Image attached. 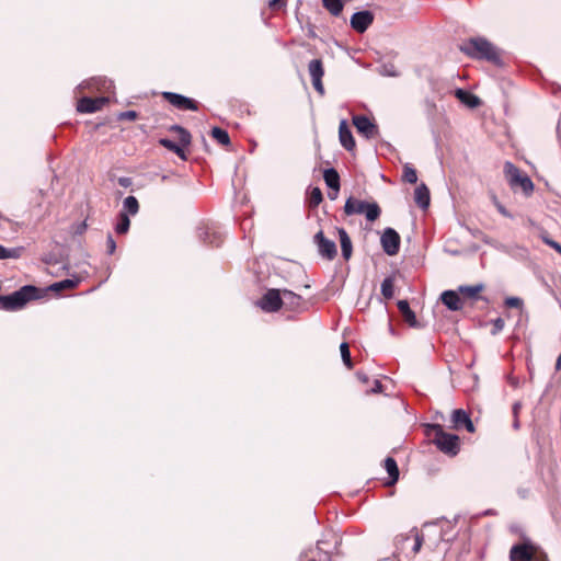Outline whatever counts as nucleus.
Instances as JSON below:
<instances>
[{
    "instance_id": "obj_1",
    "label": "nucleus",
    "mask_w": 561,
    "mask_h": 561,
    "mask_svg": "<svg viewBox=\"0 0 561 561\" xmlns=\"http://www.w3.org/2000/svg\"><path fill=\"white\" fill-rule=\"evenodd\" d=\"M45 297L43 289L34 285H24L10 295L0 298V309L14 311L22 309L28 301Z\"/></svg>"
},
{
    "instance_id": "obj_2",
    "label": "nucleus",
    "mask_w": 561,
    "mask_h": 561,
    "mask_svg": "<svg viewBox=\"0 0 561 561\" xmlns=\"http://www.w3.org/2000/svg\"><path fill=\"white\" fill-rule=\"evenodd\" d=\"M460 50L474 59H485L495 65L501 64L496 48L484 37H472L465 41L460 46Z\"/></svg>"
},
{
    "instance_id": "obj_3",
    "label": "nucleus",
    "mask_w": 561,
    "mask_h": 561,
    "mask_svg": "<svg viewBox=\"0 0 561 561\" xmlns=\"http://www.w3.org/2000/svg\"><path fill=\"white\" fill-rule=\"evenodd\" d=\"M504 175L513 192L520 191L525 197H530L534 193L535 185L531 179L523 173L513 162L504 163Z\"/></svg>"
},
{
    "instance_id": "obj_4",
    "label": "nucleus",
    "mask_w": 561,
    "mask_h": 561,
    "mask_svg": "<svg viewBox=\"0 0 561 561\" xmlns=\"http://www.w3.org/2000/svg\"><path fill=\"white\" fill-rule=\"evenodd\" d=\"M434 434L433 443L444 454L456 456L460 450L459 437L444 431L440 424H427V434Z\"/></svg>"
},
{
    "instance_id": "obj_5",
    "label": "nucleus",
    "mask_w": 561,
    "mask_h": 561,
    "mask_svg": "<svg viewBox=\"0 0 561 561\" xmlns=\"http://www.w3.org/2000/svg\"><path fill=\"white\" fill-rule=\"evenodd\" d=\"M344 213L347 216L365 215L366 219L373 222L379 218L381 209L376 202L369 203L350 196L345 202Z\"/></svg>"
},
{
    "instance_id": "obj_6",
    "label": "nucleus",
    "mask_w": 561,
    "mask_h": 561,
    "mask_svg": "<svg viewBox=\"0 0 561 561\" xmlns=\"http://www.w3.org/2000/svg\"><path fill=\"white\" fill-rule=\"evenodd\" d=\"M510 561H548L547 554L530 541L512 546Z\"/></svg>"
},
{
    "instance_id": "obj_7",
    "label": "nucleus",
    "mask_w": 561,
    "mask_h": 561,
    "mask_svg": "<svg viewBox=\"0 0 561 561\" xmlns=\"http://www.w3.org/2000/svg\"><path fill=\"white\" fill-rule=\"evenodd\" d=\"M283 294L279 289H268L257 301V306L265 312H276L283 306Z\"/></svg>"
},
{
    "instance_id": "obj_8",
    "label": "nucleus",
    "mask_w": 561,
    "mask_h": 561,
    "mask_svg": "<svg viewBox=\"0 0 561 561\" xmlns=\"http://www.w3.org/2000/svg\"><path fill=\"white\" fill-rule=\"evenodd\" d=\"M353 124L357 131L366 139H375L379 137L378 126L365 115L353 116Z\"/></svg>"
},
{
    "instance_id": "obj_9",
    "label": "nucleus",
    "mask_w": 561,
    "mask_h": 561,
    "mask_svg": "<svg viewBox=\"0 0 561 561\" xmlns=\"http://www.w3.org/2000/svg\"><path fill=\"white\" fill-rule=\"evenodd\" d=\"M380 243L386 254L392 256L400 250V236L393 228H386L381 234Z\"/></svg>"
},
{
    "instance_id": "obj_10",
    "label": "nucleus",
    "mask_w": 561,
    "mask_h": 561,
    "mask_svg": "<svg viewBox=\"0 0 561 561\" xmlns=\"http://www.w3.org/2000/svg\"><path fill=\"white\" fill-rule=\"evenodd\" d=\"M313 242L318 247V252L322 257L332 261L336 256L337 250L335 242L325 238L323 231L320 230L314 234Z\"/></svg>"
},
{
    "instance_id": "obj_11",
    "label": "nucleus",
    "mask_w": 561,
    "mask_h": 561,
    "mask_svg": "<svg viewBox=\"0 0 561 561\" xmlns=\"http://www.w3.org/2000/svg\"><path fill=\"white\" fill-rule=\"evenodd\" d=\"M162 96L167 100L171 105L176 107L178 110H188V111H197L198 103L183 94L175 92H163Z\"/></svg>"
},
{
    "instance_id": "obj_12",
    "label": "nucleus",
    "mask_w": 561,
    "mask_h": 561,
    "mask_svg": "<svg viewBox=\"0 0 561 561\" xmlns=\"http://www.w3.org/2000/svg\"><path fill=\"white\" fill-rule=\"evenodd\" d=\"M325 546V540H318L316 548H311L301 552L300 561H329L331 550Z\"/></svg>"
},
{
    "instance_id": "obj_13",
    "label": "nucleus",
    "mask_w": 561,
    "mask_h": 561,
    "mask_svg": "<svg viewBox=\"0 0 561 561\" xmlns=\"http://www.w3.org/2000/svg\"><path fill=\"white\" fill-rule=\"evenodd\" d=\"M197 237L205 244L218 247L222 242V233L214 225H202L197 228Z\"/></svg>"
},
{
    "instance_id": "obj_14",
    "label": "nucleus",
    "mask_w": 561,
    "mask_h": 561,
    "mask_svg": "<svg viewBox=\"0 0 561 561\" xmlns=\"http://www.w3.org/2000/svg\"><path fill=\"white\" fill-rule=\"evenodd\" d=\"M308 71L311 77L312 85L314 90L320 94H324V87L322 83V77L324 75V68L321 59H312L308 65Z\"/></svg>"
},
{
    "instance_id": "obj_15",
    "label": "nucleus",
    "mask_w": 561,
    "mask_h": 561,
    "mask_svg": "<svg viewBox=\"0 0 561 561\" xmlns=\"http://www.w3.org/2000/svg\"><path fill=\"white\" fill-rule=\"evenodd\" d=\"M110 101L106 96L89 98L83 96L77 103V111L80 113H95Z\"/></svg>"
},
{
    "instance_id": "obj_16",
    "label": "nucleus",
    "mask_w": 561,
    "mask_h": 561,
    "mask_svg": "<svg viewBox=\"0 0 561 561\" xmlns=\"http://www.w3.org/2000/svg\"><path fill=\"white\" fill-rule=\"evenodd\" d=\"M374 22V14L368 10L357 11L351 16V27L358 32L364 33Z\"/></svg>"
},
{
    "instance_id": "obj_17",
    "label": "nucleus",
    "mask_w": 561,
    "mask_h": 561,
    "mask_svg": "<svg viewBox=\"0 0 561 561\" xmlns=\"http://www.w3.org/2000/svg\"><path fill=\"white\" fill-rule=\"evenodd\" d=\"M339 139L341 142V146L347 150L353 151L355 148V139L353 137L352 130L345 119H342L340 122L339 126Z\"/></svg>"
},
{
    "instance_id": "obj_18",
    "label": "nucleus",
    "mask_w": 561,
    "mask_h": 561,
    "mask_svg": "<svg viewBox=\"0 0 561 561\" xmlns=\"http://www.w3.org/2000/svg\"><path fill=\"white\" fill-rule=\"evenodd\" d=\"M451 421L455 428L465 427L469 433L474 432V425L470 419V415L463 409L454 410Z\"/></svg>"
},
{
    "instance_id": "obj_19",
    "label": "nucleus",
    "mask_w": 561,
    "mask_h": 561,
    "mask_svg": "<svg viewBox=\"0 0 561 561\" xmlns=\"http://www.w3.org/2000/svg\"><path fill=\"white\" fill-rule=\"evenodd\" d=\"M442 302L446 306V308L450 311L461 310L463 304L459 297V291L457 290H445L440 295Z\"/></svg>"
},
{
    "instance_id": "obj_20",
    "label": "nucleus",
    "mask_w": 561,
    "mask_h": 561,
    "mask_svg": "<svg viewBox=\"0 0 561 561\" xmlns=\"http://www.w3.org/2000/svg\"><path fill=\"white\" fill-rule=\"evenodd\" d=\"M80 88L96 89L99 91H111L114 85L113 82L104 77H94L90 80L83 81Z\"/></svg>"
},
{
    "instance_id": "obj_21",
    "label": "nucleus",
    "mask_w": 561,
    "mask_h": 561,
    "mask_svg": "<svg viewBox=\"0 0 561 561\" xmlns=\"http://www.w3.org/2000/svg\"><path fill=\"white\" fill-rule=\"evenodd\" d=\"M282 294H283V296H282L283 305L287 306L288 308H290L294 311H301L304 309L302 308L304 301H302L301 296H299L288 289L282 290Z\"/></svg>"
},
{
    "instance_id": "obj_22",
    "label": "nucleus",
    "mask_w": 561,
    "mask_h": 561,
    "mask_svg": "<svg viewBox=\"0 0 561 561\" xmlns=\"http://www.w3.org/2000/svg\"><path fill=\"white\" fill-rule=\"evenodd\" d=\"M455 96L469 108H476L481 104V100L473 93L463 89H456Z\"/></svg>"
},
{
    "instance_id": "obj_23",
    "label": "nucleus",
    "mask_w": 561,
    "mask_h": 561,
    "mask_svg": "<svg viewBox=\"0 0 561 561\" xmlns=\"http://www.w3.org/2000/svg\"><path fill=\"white\" fill-rule=\"evenodd\" d=\"M414 201L421 209H427L431 203V195L428 187L421 183L414 192Z\"/></svg>"
},
{
    "instance_id": "obj_24",
    "label": "nucleus",
    "mask_w": 561,
    "mask_h": 561,
    "mask_svg": "<svg viewBox=\"0 0 561 561\" xmlns=\"http://www.w3.org/2000/svg\"><path fill=\"white\" fill-rule=\"evenodd\" d=\"M337 234L341 243L342 256L344 260H350L353 253L352 240L344 228H337Z\"/></svg>"
},
{
    "instance_id": "obj_25",
    "label": "nucleus",
    "mask_w": 561,
    "mask_h": 561,
    "mask_svg": "<svg viewBox=\"0 0 561 561\" xmlns=\"http://www.w3.org/2000/svg\"><path fill=\"white\" fill-rule=\"evenodd\" d=\"M397 306H398L399 311L402 313L404 320L407 321V323H409L410 327H412V328L419 327L416 316H415L414 311L410 308L408 300H399Z\"/></svg>"
},
{
    "instance_id": "obj_26",
    "label": "nucleus",
    "mask_w": 561,
    "mask_h": 561,
    "mask_svg": "<svg viewBox=\"0 0 561 561\" xmlns=\"http://www.w3.org/2000/svg\"><path fill=\"white\" fill-rule=\"evenodd\" d=\"M323 179L327 186L332 191H340V174L334 168L325 169Z\"/></svg>"
},
{
    "instance_id": "obj_27",
    "label": "nucleus",
    "mask_w": 561,
    "mask_h": 561,
    "mask_svg": "<svg viewBox=\"0 0 561 561\" xmlns=\"http://www.w3.org/2000/svg\"><path fill=\"white\" fill-rule=\"evenodd\" d=\"M79 283H80V279L78 277L66 278L60 282H56V283L51 284L49 287H47L46 289H43V290H44V293L46 290L60 293L61 290L77 287Z\"/></svg>"
},
{
    "instance_id": "obj_28",
    "label": "nucleus",
    "mask_w": 561,
    "mask_h": 561,
    "mask_svg": "<svg viewBox=\"0 0 561 561\" xmlns=\"http://www.w3.org/2000/svg\"><path fill=\"white\" fill-rule=\"evenodd\" d=\"M385 469L389 476V481L386 484L393 485L399 479V468L397 461L392 457H387L385 459Z\"/></svg>"
},
{
    "instance_id": "obj_29",
    "label": "nucleus",
    "mask_w": 561,
    "mask_h": 561,
    "mask_svg": "<svg viewBox=\"0 0 561 561\" xmlns=\"http://www.w3.org/2000/svg\"><path fill=\"white\" fill-rule=\"evenodd\" d=\"M159 144L167 148L168 150L174 152L180 159L182 160H186V154H185V151L183 149L184 146H182L181 144H176L174 142L173 140L171 139H168V138H161L159 140Z\"/></svg>"
},
{
    "instance_id": "obj_30",
    "label": "nucleus",
    "mask_w": 561,
    "mask_h": 561,
    "mask_svg": "<svg viewBox=\"0 0 561 561\" xmlns=\"http://www.w3.org/2000/svg\"><path fill=\"white\" fill-rule=\"evenodd\" d=\"M483 288L484 285L482 283L476 285H460L458 287V291L469 298L478 299V295L483 290Z\"/></svg>"
},
{
    "instance_id": "obj_31",
    "label": "nucleus",
    "mask_w": 561,
    "mask_h": 561,
    "mask_svg": "<svg viewBox=\"0 0 561 561\" xmlns=\"http://www.w3.org/2000/svg\"><path fill=\"white\" fill-rule=\"evenodd\" d=\"M169 130L175 131L179 134V140L182 146H188L191 144L192 136L186 128H184L178 124H174L169 127Z\"/></svg>"
},
{
    "instance_id": "obj_32",
    "label": "nucleus",
    "mask_w": 561,
    "mask_h": 561,
    "mask_svg": "<svg viewBox=\"0 0 561 561\" xmlns=\"http://www.w3.org/2000/svg\"><path fill=\"white\" fill-rule=\"evenodd\" d=\"M322 4L334 16H339L344 8L343 0H322Z\"/></svg>"
},
{
    "instance_id": "obj_33",
    "label": "nucleus",
    "mask_w": 561,
    "mask_h": 561,
    "mask_svg": "<svg viewBox=\"0 0 561 561\" xmlns=\"http://www.w3.org/2000/svg\"><path fill=\"white\" fill-rule=\"evenodd\" d=\"M130 227V220L128 215L125 211H121L118 214V220L115 225V231L118 234H124L129 230Z\"/></svg>"
},
{
    "instance_id": "obj_34",
    "label": "nucleus",
    "mask_w": 561,
    "mask_h": 561,
    "mask_svg": "<svg viewBox=\"0 0 561 561\" xmlns=\"http://www.w3.org/2000/svg\"><path fill=\"white\" fill-rule=\"evenodd\" d=\"M211 137L216 139L220 145L228 146L230 144V137L227 130L220 127H213Z\"/></svg>"
},
{
    "instance_id": "obj_35",
    "label": "nucleus",
    "mask_w": 561,
    "mask_h": 561,
    "mask_svg": "<svg viewBox=\"0 0 561 561\" xmlns=\"http://www.w3.org/2000/svg\"><path fill=\"white\" fill-rule=\"evenodd\" d=\"M124 211L128 215H136L139 210V203L135 196H127L123 202Z\"/></svg>"
},
{
    "instance_id": "obj_36",
    "label": "nucleus",
    "mask_w": 561,
    "mask_h": 561,
    "mask_svg": "<svg viewBox=\"0 0 561 561\" xmlns=\"http://www.w3.org/2000/svg\"><path fill=\"white\" fill-rule=\"evenodd\" d=\"M381 294L386 299L393 297V278L391 276L386 277L381 283Z\"/></svg>"
},
{
    "instance_id": "obj_37",
    "label": "nucleus",
    "mask_w": 561,
    "mask_h": 561,
    "mask_svg": "<svg viewBox=\"0 0 561 561\" xmlns=\"http://www.w3.org/2000/svg\"><path fill=\"white\" fill-rule=\"evenodd\" d=\"M403 180L410 184H415L417 182L416 170L409 163L403 167Z\"/></svg>"
},
{
    "instance_id": "obj_38",
    "label": "nucleus",
    "mask_w": 561,
    "mask_h": 561,
    "mask_svg": "<svg viewBox=\"0 0 561 561\" xmlns=\"http://www.w3.org/2000/svg\"><path fill=\"white\" fill-rule=\"evenodd\" d=\"M340 352H341V357H342L344 365L348 369H351L353 367V362H352V357H351L350 346L346 342L341 343Z\"/></svg>"
},
{
    "instance_id": "obj_39",
    "label": "nucleus",
    "mask_w": 561,
    "mask_h": 561,
    "mask_svg": "<svg viewBox=\"0 0 561 561\" xmlns=\"http://www.w3.org/2000/svg\"><path fill=\"white\" fill-rule=\"evenodd\" d=\"M323 199L322 192L319 187H312L309 193V206L317 207Z\"/></svg>"
},
{
    "instance_id": "obj_40",
    "label": "nucleus",
    "mask_w": 561,
    "mask_h": 561,
    "mask_svg": "<svg viewBox=\"0 0 561 561\" xmlns=\"http://www.w3.org/2000/svg\"><path fill=\"white\" fill-rule=\"evenodd\" d=\"M20 256V249L12 248L8 249L0 244V260L4 259H16Z\"/></svg>"
},
{
    "instance_id": "obj_41",
    "label": "nucleus",
    "mask_w": 561,
    "mask_h": 561,
    "mask_svg": "<svg viewBox=\"0 0 561 561\" xmlns=\"http://www.w3.org/2000/svg\"><path fill=\"white\" fill-rule=\"evenodd\" d=\"M523 305H524L523 299H520L519 297H507L505 299V306L508 308L522 309Z\"/></svg>"
},
{
    "instance_id": "obj_42",
    "label": "nucleus",
    "mask_w": 561,
    "mask_h": 561,
    "mask_svg": "<svg viewBox=\"0 0 561 561\" xmlns=\"http://www.w3.org/2000/svg\"><path fill=\"white\" fill-rule=\"evenodd\" d=\"M492 325H493V329H492L491 333L493 335H496L504 329L505 322L502 318L499 317V318L492 320Z\"/></svg>"
},
{
    "instance_id": "obj_43",
    "label": "nucleus",
    "mask_w": 561,
    "mask_h": 561,
    "mask_svg": "<svg viewBox=\"0 0 561 561\" xmlns=\"http://www.w3.org/2000/svg\"><path fill=\"white\" fill-rule=\"evenodd\" d=\"M138 114L136 111H125L117 115L119 121H135Z\"/></svg>"
},
{
    "instance_id": "obj_44",
    "label": "nucleus",
    "mask_w": 561,
    "mask_h": 561,
    "mask_svg": "<svg viewBox=\"0 0 561 561\" xmlns=\"http://www.w3.org/2000/svg\"><path fill=\"white\" fill-rule=\"evenodd\" d=\"M543 242L550 248L554 249L558 253L561 254V244L549 237H542Z\"/></svg>"
},
{
    "instance_id": "obj_45",
    "label": "nucleus",
    "mask_w": 561,
    "mask_h": 561,
    "mask_svg": "<svg viewBox=\"0 0 561 561\" xmlns=\"http://www.w3.org/2000/svg\"><path fill=\"white\" fill-rule=\"evenodd\" d=\"M106 247H107L108 254H113L116 250V242L111 233L107 234Z\"/></svg>"
},
{
    "instance_id": "obj_46",
    "label": "nucleus",
    "mask_w": 561,
    "mask_h": 561,
    "mask_svg": "<svg viewBox=\"0 0 561 561\" xmlns=\"http://www.w3.org/2000/svg\"><path fill=\"white\" fill-rule=\"evenodd\" d=\"M422 543H423L422 536H420L419 533L415 531V534H414V545L412 547V551L414 553H417L420 551L421 547H422Z\"/></svg>"
},
{
    "instance_id": "obj_47",
    "label": "nucleus",
    "mask_w": 561,
    "mask_h": 561,
    "mask_svg": "<svg viewBox=\"0 0 561 561\" xmlns=\"http://www.w3.org/2000/svg\"><path fill=\"white\" fill-rule=\"evenodd\" d=\"M87 227L88 226L85 221L78 222L73 226L72 232L75 234H82L87 230Z\"/></svg>"
},
{
    "instance_id": "obj_48",
    "label": "nucleus",
    "mask_w": 561,
    "mask_h": 561,
    "mask_svg": "<svg viewBox=\"0 0 561 561\" xmlns=\"http://www.w3.org/2000/svg\"><path fill=\"white\" fill-rule=\"evenodd\" d=\"M285 5L284 0H270L268 7L272 9H278Z\"/></svg>"
},
{
    "instance_id": "obj_49",
    "label": "nucleus",
    "mask_w": 561,
    "mask_h": 561,
    "mask_svg": "<svg viewBox=\"0 0 561 561\" xmlns=\"http://www.w3.org/2000/svg\"><path fill=\"white\" fill-rule=\"evenodd\" d=\"M118 184L123 187H128L131 185V179L127 176L118 178Z\"/></svg>"
},
{
    "instance_id": "obj_50",
    "label": "nucleus",
    "mask_w": 561,
    "mask_h": 561,
    "mask_svg": "<svg viewBox=\"0 0 561 561\" xmlns=\"http://www.w3.org/2000/svg\"><path fill=\"white\" fill-rule=\"evenodd\" d=\"M382 391V385L379 380L374 381V387L370 390L371 393H380Z\"/></svg>"
},
{
    "instance_id": "obj_51",
    "label": "nucleus",
    "mask_w": 561,
    "mask_h": 561,
    "mask_svg": "<svg viewBox=\"0 0 561 561\" xmlns=\"http://www.w3.org/2000/svg\"><path fill=\"white\" fill-rule=\"evenodd\" d=\"M497 211H499L502 216H504V217H506V218H511V219L513 218V215H512V214H511V213L505 208V206H504V205H502L501 207H499Z\"/></svg>"
},
{
    "instance_id": "obj_52",
    "label": "nucleus",
    "mask_w": 561,
    "mask_h": 561,
    "mask_svg": "<svg viewBox=\"0 0 561 561\" xmlns=\"http://www.w3.org/2000/svg\"><path fill=\"white\" fill-rule=\"evenodd\" d=\"M356 377L358 378V380H360L364 383L368 382V380H369V377L363 371H357Z\"/></svg>"
},
{
    "instance_id": "obj_53",
    "label": "nucleus",
    "mask_w": 561,
    "mask_h": 561,
    "mask_svg": "<svg viewBox=\"0 0 561 561\" xmlns=\"http://www.w3.org/2000/svg\"><path fill=\"white\" fill-rule=\"evenodd\" d=\"M520 409H522V403L520 402H515L513 404V415H514V417L518 416V413H519Z\"/></svg>"
},
{
    "instance_id": "obj_54",
    "label": "nucleus",
    "mask_w": 561,
    "mask_h": 561,
    "mask_svg": "<svg viewBox=\"0 0 561 561\" xmlns=\"http://www.w3.org/2000/svg\"><path fill=\"white\" fill-rule=\"evenodd\" d=\"M339 192L332 191L328 193L330 199H335L337 197Z\"/></svg>"
},
{
    "instance_id": "obj_55",
    "label": "nucleus",
    "mask_w": 561,
    "mask_h": 561,
    "mask_svg": "<svg viewBox=\"0 0 561 561\" xmlns=\"http://www.w3.org/2000/svg\"><path fill=\"white\" fill-rule=\"evenodd\" d=\"M556 370H561V353L559 354L556 362Z\"/></svg>"
},
{
    "instance_id": "obj_56",
    "label": "nucleus",
    "mask_w": 561,
    "mask_h": 561,
    "mask_svg": "<svg viewBox=\"0 0 561 561\" xmlns=\"http://www.w3.org/2000/svg\"><path fill=\"white\" fill-rule=\"evenodd\" d=\"M493 204L496 207V209H499V207L503 205L502 203L499 202V199L495 196H493Z\"/></svg>"
},
{
    "instance_id": "obj_57",
    "label": "nucleus",
    "mask_w": 561,
    "mask_h": 561,
    "mask_svg": "<svg viewBox=\"0 0 561 561\" xmlns=\"http://www.w3.org/2000/svg\"><path fill=\"white\" fill-rule=\"evenodd\" d=\"M513 427H514L515 430H518V428H519V421H518V416H517V417H514Z\"/></svg>"
},
{
    "instance_id": "obj_58",
    "label": "nucleus",
    "mask_w": 561,
    "mask_h": 561,
    "mask_svg": "<svg viewBox=\"0 0 561 561\" xmlns=\"http://www.w3.org/2000/svg\"><path fill=\"white\" fill-rule=\"evenodd\" d=\"M388 76H391V77H396L397 76V72L396 71H391V72H387Z\"/></svg>"
},
{
    "instance_id": "obj_59",
    "label": "nucleus",
    "mask_w": 561,
    "mask_h": 561,
    "mask_svg": "<svg viewBox=\"0 0 561 561\" xmlns=\"http://www.w3.org/2000/svg\"><path fill=\"white\" fill-rule=\"evenodd\" d=\"M0 220H5V221H9L8 218L3 217L1 214H0Z\"/></svg>"
}]
</instances>
